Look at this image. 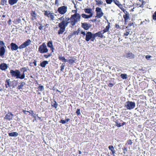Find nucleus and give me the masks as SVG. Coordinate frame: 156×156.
<instances>
[{"label": "nucleus", "mask_w": 156, "mask_h": 156, "mask_svg": "<svg viewBox=\"0 0 156 156\" xmlns=\"http://www.w3.org/2000/svg\"><path fill=\"white\" fill-rule=\"evenodd\" d=\"M80 17L79 13H76L72 15L70 18L66 16L64 17L63 16L58 18L57 20H60L61 22L58 24V27L60 29L58 31V34H62L69 23L72 26H74L80 20Z\"/></svg>", "instance_id": "f257e3e1"}, {"label": "nucleus", "mask_w": 156, "mask_h": 156, "mask_svg": "<svg viewBox=\"0 0 156 156\" xmlns=\"http://www.w3.org/2000/svg\"><path fill=\"white\" fill-rule=\"evenodd\" d=\"M10 73L12 77H16V78H20L21 79H23L25 77V74L23 73L20 76V72L19 70H11L10 71Z\"/></svg>", "instance_id": "f03ea898"}, {"label": "nucleus", "mask_w": 156, "mask_h": 156, "mask_svg": "<svg viewBox=\"0 0 156 156\" xmlns=\"http://www.w3.org/2000/svg\"><path fill=\"white\" fill-rule=\"evenodd\" d=\"M136 104L134 102L128 101L126 102L125 104V106L128 110L133 109L135 106Z\"/></svg>", "instance_id": "7ed1b4c3"}, {"label": "nucleus", "mask_w": 156, "mask_h": 156, "mask_svg": "<svg viewBox=\"0 0 156 156\" xmlns=\"http://www.w3.org/2000/svg\"><path fill=\"white\" fill-rule=\"evenodd\" d=\"M38 51L41 53H47L48 51L46 44L45 43H43L39 47Z\"/></svg>", "instance_id": "20e7f679"}, {"label": "nucleus", "mask_w": 156, "mask_h": 156, "mask_svg": "<svg viewBox=\"0 0 156 156\" xmlns=\"http://www.w3.org/2000/svg\"><path fill=\"white\" fill-rule=\"evenodd\" d=\"M57 11L60 14L64 15L67 12V7L65 5L62 6L58 8Z\"/></svg>", "instance_id": "39448f33"}, {"label": "nucleus", "mask_w": 156, "mask_h": 156, "mask_svg": "<svg viewBox=\"0 0 156 156\" xmlns=\"http://www.w3.org/2000/svg\"><path fill=\"white\" fill-rule=\"evenodd\" d=\"M95 11L96 13L95 17L97 18H100L103 16L104 13L101 8L96 7Z\"/></svg>", "instance_id": "423d86ee"}, {"label": "nucleus", "mask_w": 156, "mask_h": 156, "mask_svg": "<svg viewBox=\"0 0 156 156\" xmlns=\"http://www.w3.org/2000/svg\"><path fill=\"white\" fill-rule=\"evenodd\" d=\"M31 42V41L30 39H28L23 44L19 47V48L20 49L24 48H26L27 46L29 45Z\"/></svg>", "instance_id": "0eeeda50"}, {"label": "nucleus", "mask_w": 156, "mask_h": 156, "mask_svg": "<svg viewBox=\"0 0 156 156\" xmlns=\"http://www.w3.org/2000/svg\"><path fill=\"white\" fill-rule=\"evenodd\" d=\"M91 26V25L87 23H81V27L85 30H88Z\"/></svg>", "instance_id": "6e6552de"}, {"label": "nucleus", "mask_w": 156, "mask_h": 156, "mask_svg": "<svg viewBox=\"0 0 156 156\" xmlns=\"http://www.w3.org/2000/svg\"><path fill=\"white\" fill-rule=\"evenodd\" d=\"M93 36V34L90 32H87L86 33V35L85 36V40L88 42L89 41L90 39Z\"/></svg>", "instance_id": "1a4fd4ad"}, {"label": "nucleus", "mask_w": 156, "mask_h": 156, "mask_svg": "<svg viewBox=\"0 0 156 156\" xmlns=\"http://www.w3.org/2000/svg\"><path fill=\"white\" fill-rule=\"evenodd\" d=\"M124 56L125 57L130 59L133 58L134 57V55L132 53L129 52L126 53Z\"/></svg>", "instance_id": "9d476101"}, {"label": "nucleus", "mask_w": 156, "mask_h": 156, "mask_svg": "<svg viewBox=\"0 0 156 156\" xmlns=\"http://www.w3.org/2000/svg\"><path fill=\"white\" fill-rule=\"evenodd\" d=\"M11 49L12 51H16L19 48L18 46L15 43H12L10 44Z\"/></svg>", "instance_id": "9b49d317"}, {"label": "nucleus", "mask_w": 156, "mask_h": 156, "mask_svg": "<svg viewBox=\"0 0 156 156\" xmlns=\"http://www.w3.org/2000/svg\"><path fill=\"white\" fill-rule=\"evenodd\" d=\"M110 27V23H109L108 25L103 30L101 31L102 34H104L105 33L107 32H108V33H109V30Z\"/></svg>", "instance_id": "f8f14e48"}, {"label": "nucleus", "mask_w": 156, "mask_h": 156, "mask_svg": "<svg viewBox=\"0 0 156 156\" xmlns=\"http://www.w3.org/2000/svg\"><path fill=\"white\" fill-rule=\"evenodd\" d=\"M84 10L86 13L89 14V15H91L92 14V17L93 16V14L92 12V9L91 8H89L84 9Z\"/></svg>", "instance_id": "ddd939ff"}, {"label": "nucleus", "mask_w": 156, "mask_h": 156, "mask_svg": "<svg viewBox=\"0 0 156 156\" xmlns=\"http://www.w3.org/2000/svg\"><path fill=\"white\" fill-rule=\"evenodd\" d=\"M93 34V36L95 38H96L97 37H98L101 38H102L104 36L103 34H102L101 31L98 32L96 33Z\"/></svg>", "instance_id": "4468645a"}, {"label": "nucleus", "mask_w": 156, "mask_h": 156, "mask_svg": "<svg viewBox=\"0 0 156 156\" xmlns=\"http://www.w3.org/2000/svg\"><path fill=\"white\" fill-rule=\"evenodd\" d=\"M8 67V66L7 65L4 63H1L0 65V68L2 70H6Z\"/></svg>", "instance_id": "2eb2a0df"}, {"label": "nucleus", "mask_w": 156, "mask_h": 156, "mask_svg": "<svg viewBox=\"0 0 156 156\" xmlns=\"http://www.w3.org/2000/svg\"><path fill=\"white\" fill-rule=\"evenodd\" d=\"M13 116V115L11 113H8L6 114L4 118L6 119L10 120L12 119Z\"/></svg>", "instance_id": "dca6fc26"}, {"label": "nucleus", "mask_w": 156, "mask_h": 156, "mask_svg": "<svg viewBox=\"0 0 156 156\" xmlns=\"http://www.w3.org/2000/svg\"><path fill=\"white\" fill-rule=\"evenodd\" d=\"M31 15L32 17L31 19L32 20H34L36 19V17L37 16V14L35 11H32L31 13Z\"/></svg>", "instance_id": "f3484780"}, {"label": "nucleus", "mask_w": 156, "mask_h": 156, "mask_svg": "<svg viewBox=\"0 0 156 156\" xmlns=\"http://www.w3.org/2000/svg\"><path fill=\"white\" fill-rule=\"evenodd\" d=\"M47 46L48 47L51 48L52 52L53 51L54 48L53 47L52 42L51 41H49L47 43Z\"/></svg>", "instance_id": "a211bd4d"}, {"label": "nucleus", "mask_w": 156, "mask_h": 156, "mask_svg": "<svg viewBox=\"0 0 156 156\" xmlns=\"http://www.w3.org/2000/svg\"><path fill=\"white\" fill-rule=\"evenodd\" d=\"M11 87L14 88L17 85L18 83L15 80L11 81Z\"/></svg>", "instance_id": "6ab92c4d"}, {"label": "nucleus", "mask_w": 156, "mask_h": 156, "mask_svg": "<svg viewBox=\"0 0 156 156\" xmlns=\"http://www.w3.org/2000/svg\"><path fill=\"white\" fill-rule=\"evenodd\" d=\"M9 135L10 136L16 137L18 136V134L17 132H12L9 133Z\"/></svg>", "instance_id": "aec40b11"}, {"label": "nucleus", "mask_w": 156, "mask_h": 156, "mask_svg": "<svg viewBox=\"0 0 156 156\" xmlns=\"http://www.w3.org/2000/svg\"><path fill=\"white\" fill-rule=\"evenodd\" d=\"M18 1V0H9V3L11 5H12L16 3Z\"/></svg>", "instance_id": "412c9836"}, {"label": "nucleus", "mask_w": 156, "mask_h": 156, "mask_svg": "<svg viewBox=\"0 0 156 156\" xmlns=\"http://www.w3.org/2000/svg\"><path fill=\"white\" fill-rule=\"evenodd\" d=\"M48 62L47 61H44L41 62L40 64V66L42 67H45L46 65L48 64Z\"/></svg>", "instance_id": "4be33fe9"}, {"label": "nucleus", "mask_w": 156, "mask_h": 156, "mask_svg": "<svg viewBox=\"0 0 156 156\" xmlns=\"http://www.w3.org/2000/svg\"><path fill=\"white\" fill-rule=\"evenodd\" d=\"M108 148L111 150L112 153V154H115V151L114 150L113 146L112 145H110L108 147Z\"/></svg>", "instance_id": "5701e85b"}, {"label": "nucleus", "mask_w": 156, "mask_h": 156, "mask_svg": "<svg viewBox=\"0 0 156 156\" xmlns=\"http://www.w3.org/2000/svg\"><path fill=\"white\" fill-rule=\"evenodd\" d=\"M81 16L84 19H88L92 17V14L91 15H87L84 14H82Z\"/></svg>", "instance_id": "b1692460"}, {"label": "nucleus", "mask_w": 156, "mask_h": 156, "mask_svg": "<svg viewBox=\"0 0 156 156\" xmlns=\"http://www.w3.org/2000/svg\"><path fill=\"white\" fill-rule=\"evenodd\" d=\"M55 16H56V15L53 12H51L49 15V18H50L51 20H54Z\"/></svg>", "instance_id": "393cba45"}, {"label": "nucleus", "mask_w": 156, "mask_h": 156, "mask_svg": "<svg viewBox=\"0 0 156 156\" xmlns=\"http://www.w3.org/2000/svg\"><path fill=\"white\" fill-rule=\"evenodd\" d=\"M10 80V79H7L5 81V83L8 85V87H11V81Z\"/></svg>", "instance_id": "a878e982"}, {"label": "nucleus", "mask_w": 156, "mask_h": 156, "mask_svg": "<svg viewBox=\"0 0 156 156\" xmlns=\"http://www.w3.org/2000/svg\"><path fill=\"white\" fill-rule=\"evenodd\" d=\"M96 5L98 6H100L103 4V2L101 0H96Z\"/></svg>", "instance_id": "bb28decb"}, {"label": "nucleus", "mask_w": 156, "mask_h": 156, "mask_svg": "<svg viewBox=\"0 0 156 156\" xmlns=\"http://www.w3.org/2000/svg\"><path fill=\"white\" fill-rule=\"evenodd\" d=\"M58 59L64 62H67L66 59L64 57H62V56L59 55L58 57Z\"/></svg>", "instance_id": "cd10ccee"}, {"label": "nucleus", "mask_w": 156, "mask_h": 156, "mask_svg": "<svg viewBox=\"0 0 156 156\" xmlns=\"http://www.w3.org/2000/svg\"><path fill=\"white\" fill-rule=\"evenodd\" d=\"M44 14L45 16H47L48 18H49V15L51 13L50 11H44Z\"/></svg>", "instance_id": "c85d7f7f"}, {"label": "nucleus", "mask_w": 156, "mask_h": 156, "mask_svg": "<svg viewBox=\"0 0 156 156\" xmlns=\"http://www.w3.org/2000/svg\"><path fill=\"white\" fill-rule=\"evenodd\" d=\"M113 2L118 7H121V4L118 0H113Z\"/></svg>", "instance_id": "c756f323"}, {"label": "nucleus", "mask_w": 156, "mask_h": 156, "mask_svg": "<svg viewBox=\"0 0 156 156\" xmlns=\"http://www.w3.org/2000/svg\"><path fill=\"white\" fill-rule=\"evenodd\" d=\"M58 104L55 101H53V102H52V106L55 108H57L58 106Z\"/></svg>", "instance_id": "7c9ffc66"}, {"label": "nucleus", "mask_w": 156, "mask_h": 156, "mask_svg": "<svg viewBox=\"0 0 156 156\" xmlns=\"http://www.w3.org/2000/svg\"><path fill=\"white\" fill-rule=\"evenodd\" d=\"M7 0H1V5H7Z\"/></svg>", "instance_id": "2f4dec72"}, {"label": "nucleus", "mask_w": 156, "mask_h": 156, "mask_svg": "<svg viewBox=\"0 0 156 156\" xmlns=\"http://www.w3.org/2000/svg\"><path fill=\"white\" fill-rule=\"evenodd\" d=\"M121 77L123 79H126L127 78V75L126 74H122L120 75Z\"/></svg>", "instance_id": "473e14b6"}, {"label": "nucleus", "mask_w": 156, "mask_h": 156, "mask_svg": "<svg viewBox=\"0 0 156 156\" xmlns=\"http://www.w3.org/2000/svg\"><path fill=\"white\" fill-rule=\"evenodd\" d=\"M23 83H20V85L17 87V89L20 90L22 89V87L24 86Z\"/></svg>", "instance_id": "72a5a7b5"}, {"label": "nucleus", "mask_w": 156, "mask_h": 156, "mask_svg": "<svg viewBox=\"0 0 156 156\" xmlns=\"http://www.w3.org/2000/svg\"><path fill=\"white\" fill-rule=\"evenodd\" d=\"M65 66V63H63L62 64V65L60 67L61 71H62L63 69H64Z\"/></svg>", "instance_id": "f704fd0d"}, {"label": "nucleus", "mask_w": 156, "mask_h": 156, "mask_svg": "<svg viewBox=\"0 0 156 156\" xmlns=\"http://www.w3.org/2000/svg\"><path fill=\"white\" fill-rule=\"evenodd\" d=\"M0 48L1 47V46L2 47L4 46L5 47V43L2 41H1V40H0Z\"/></svg>", "instance_id": "c9c22d12"}, {"label": "nucleus", "mask_w": 156, "mask_h": 156, "mask_svg": "<svg viewBox=\"0 0 156 156\" xmlns=\"http://www.w3.org/2000/svg\"><path fill=\"white\" fill-rule=\"evenodd\" d=\"M38 89L40 91H42L44 90V86H40L38 87Z\"/></svg>", "instance_id": "e433bc0d"}, {"label": "nucleus", "mask_w": 156, "mask_h": 156, "mask_svg": "<svg viewBox=\"0 0 156 156\" xmlns=\"http://www.w3.org/2000/svg\"><path fill=\"white\" fill-rule=\"evenodd\" d=\"M67 62L70 64H73L75 62V60L73 59H69L68 61H67Z\"/></svg>", "instance_id": "4c0bfd02"}, {"label": "nucleus", "mask_w": 156, "mask_h": 156, "mask_svg": "<svg viewBox=\"0 0 156 156\" xmlns=\"http://www.w3.org/2000/svg\"><path fill=\"white\" fill-rule=\"evenodd\" d=\"M80 33L81 34H83V37L85 36H86V32L84 31H83L82 30L80 31Z\"/></svg>", "instance_id": "58836bf2"}, {"label": "nucleus", "mask_w": 156, "mask_h": 156, "mask_svg": "<svg viewBox=\"0 0 156 156\" xmlns=\"http://www.w3.org/2000/svg\"><path fill=\"white\" fill-rule=\"evenodd\" d=\"M51 53H48L47 55H44V57H45L46 58H47L48 57H50L51 56Z\"/></svg>", "instance_id": "ea45409f"}, {"label": "nucleus", "mask_w": 156, "mask_h": 156, "mask_svg": "<svg viewBox=\"0 0 156 156\" xmlns=\"http://www.w3.org/2000/svg\"><path fill=\"white\" fill-rule=\"evenodd\" d=\"M106 2L108 4H111L112 2V0H105Z\"/></svg>", "instance_id": "a19ab883"}, {"label": "nucleus", "mask_w": 156, "mask_h": 156, "mask_svg": "<svg viewBox=\"0 0 156 156\" xmlns=\"http://www.w3.org/2000/svg\"><path fill=\"white\" fill-rule=\"evenodd\" d=\"M125 20H127L129 18V15L128 14H126L124 16Z\"/></svg>", "instance_id": "79ce46f5"}, {"label": "nucleus", "mask_w": 156, "mask_h": 156, "mask_svg": "<svg viewBox=\"0 0 156 156\" xmlns=\"http://www.w3.org/2000/svg\"><path fill=\"white\" fill-rule=\"evenodd\" d=\"M16 21L17 23H19L21 22V20L20 18H17L16 19Z\"/></svg>", "instance_id": "37998d69"}, {"label": "nucleus", "mask_w": 156, "mask_h": 156, "mask_svg": "<svg viewBox=\"0 0 156 156\" xmlns=\"http://www.w3.org/2000/svg\"><path fill=\"white\" fill-rule=\"evenodd\" d=\"M76 113L78 115H79L80 114V109H77L76 112Z\"/></svg>", "instance_id": "c03bdc74"}, {"label": "nucleus", "mask_w": 156, "mask_h": 156, "mask_svg": "<svg viewBox=\"0 0 156 156\" xmlns=\"http://www.w3.org/2000/svg\"><path fill=\"white\" fill-rule=\"evenodd\" d=\"M153 19L156 20V11L154 13L153 15Z\"/></svg>", "instance_id": "a18cd8bd"}, {"label": "nucleus", "mask_w": 156, "mask_h": 156, "mask_svg": "<svg viewBox=\"0 0 156 156\" xmlns=\"http://www.w3.org/2000/svg\"><path fill=\"white\" fill-rule=\"evenodd\" d=\"M127 143L131 145L133 143V142L131 140H129L127 141Z\"/></svg>", "instance_id": "49530a36"}, {"label": "nucleus", "mask_w": 156, "mask_h": 156, "mask_svg": "<svg viewBox=\"0 0 156 156\" xmlns=\"http://www.w3.org/2000/svg\"><path fill=\"white\" fill-rule=\"evenodd\" d=\"M60 122L62 123V124H64L66 122V120H61Z\"/></svg>", "instance_id": "de8ad7c7"}, {"label": "nucleus", "mask_w": 156, "mask_h": 156, "mask_svg": "<svg viewBox=\"0 0 156 156\" xmlns=\"http://www.w3.org/2000/svg\"><path fill=\"white\" fill-rule=\"evenodd\" d=\"M21 70H22V69H24V71H23V73H24L25 74V72L27 71V69L25 68V67H23V68H22L21 69Z\"/></svg>", "instance_id": "09e8293b"}, {"label": "nucleus", "mask_w": 156, "mask_h": 156, "mask_svg": "<svg viewBox=\"0 0 156 156\" xmlns=\"http://www.w3.org/2000/svg\"><path fill=\"white\" fill-rule=\"evenodd\" d=\"M130 31H126L125 33H124V35L127 36L129 34Z\"/></svg>", "instance_id": "8fccbe9b"}, {"label": "nucleus", "mask_w": 156, "mask_h": 156, "mask_svg": "<svg viewBox=\"0 0 156 156\" xmlns=\"http://www.w3.org/2000/svg\"><path fill=\"white\" fill-rule=\"evenodd\" d=\"M55 4L57 6H58L59 5V4L58 0H55Z\"/></svg>", "instance_id": "3c124183"}, {"label": "nucleus", "mask_w": 156, "mask_h": 156, "mask_svg": "<svg viewBox=\"0 0 156 156\" xmlns=\"http://www.w3.org/2000/svg\"><path fill=\"white\" fill-rule=\"evenodd\" d=\"M151 57V56L150 55H147L146 56L145 58H146L148 60Z\"/></svg>", "instance_id": "603ef678"}, {"label": "nucleus", "mask_w": 156, "mask_h": 156, "mask_svg": "<svg viewBox=\"0 0 156 156\" xmlns=\"http://www.w3.org/2000/svg\"><path fill=\"white\" fill-rule=\"evenodd\" d=\"M114 85V84H113L111 83H110L108 84V86L109 87H112Z\"/></svg>", "instance_id": "864d4df0"}, {"label": "nucleus", "mask_w": 156, "mask_h": 156, "mask_svg": "<svg viewBox=\"0 0 156 156\" xmlns=\"http://www.w3.org/2000/svg\"><path fill=\"white\" fill-rule=\"evenodd\" d=\"M123 11H124L125 9L122 7V5L121 4V7L120 6V7H119Z\"/></svg>", "instance_id": "5fc2aeb1"}, {"label": "nucleus", "mask_w": 156, "mask_h": 156, "mask_svg": "<svg viewBox=\"0 0 156 156\" xmlns=\"http://www.w3.org/2000/svg\"><path fill=\"white\" fill-rule=\"evenodd\" d=\"M116 126L118 127H120L121 126V125H120V123H118L117 122H116Z\"/></svg>", "instance_id": "6e6d98bb"}, {"label": "nucleus", "mask_w": 156, "mask_h": 156, "mask_svg": "<svg viewBox=\"0 0 156 156\" xmlns=\"http://www.w3.org/2000/svg\"><path fill=\"white\" fill-rule=\"evenodd\" d=\"M95 38L93 36L90 39V40L91 41H94L95 39Z\"/></svg>", "instance_id": "4d7b16f0"}, {"label": "nucleus", "mask_w": 156, "mask_h": 156, "mask_svg": "<svg viewBox=\"0 0 156 156\" xmlns=\"http://www.w3.org/2000/svg\"><path fill=\"white\" fill-rule=\"evenodd\" d=\"M72 12L74 13V14H76V13H77V10H72Z\"/></svg>", "instance_id": "13d9d810"}, {"label": "nucleus", "mask_w": 156, "mask_h": 156, "mask_svg": "<svg viewBox=\"0 0 156 156\" xmlns=\"http://www.w3.org/2000/svg\"><path fill=\"white\" fill-rule=\"evenodd\" d=\"M122 149L124 151V153H125V151H127V148L126 147H124L123 148H122Z\"/></svg>", "instance_id": "bf43d9fd"}, {"label": "nucleus", "mask_w": 156, "mask_h": 156, "mask_svg": "<svg viewBox=\"0 0 156 156\" xmlns=\"http://www.w3.org/2000/svg\"><path fill=\"white\" fill-rule=\"evenodd\" d=\"M115 27L117 28H119L120 27L119 26V25L117 24H115Z\"/></svg>", "instance_id": "052dcab7"}, {"label": "nucleus", "mask_w": 156, "mask_h": 156, "mask_svg": "<svg viewBox=\"0 0 156 156\" xmlns=\"http://www.w3.org/2000/svg\"><path fill=\"white\" fill-rule=\"evenodd\" d=\"M33 63L34 64V65L35 66H37V62L36 61H34L33 62Z\"/></svg>", "instance_id": "680f3d73"}, {"label": "nucleus", "mask_w": 156, "mask_h": 156, "mask_svg": "<svg viewBox=\"0 0 156 156\" xmlns=\"http://www.w3.org/2000/svg\"><path fill=\"white\" fill-rule=\"evenodd\" d=\"M42 28H43V26H41L39 27V29H40V30H41L42 29Z\"/></svg>", "instance_id": "e2e57ef3"}, {"label": "nucleus", "mask_w": 156, "mask_h": 156, "mask_svg": "<svg viewBox=\"0 0 156 156\" xmlns=\"http://www.w3.org/2000/svg\"><path fill=\"white\" fill-rule=\"evenodd\" d=\"M23 113H24L25 114H27V112H28V111H25V110H23Z\"/></svg>", "instance_id": "0e129e2a"}, {"label": "nucleus", "mask_w": 156, "mask_h": 156, "mask_svg": "<svg viewBox=\"0 0 156 156\" xmlns=\"http://www.w3.org/2000/svg\"><path fill=\"white\" fill-rule=\"evenodd\" d=\"M93 22H95L96 21V19H94L91 20Z\"/></svg>", "instance_id": "69168bd1"}, {"label": "nucleus", "mask_w": 156, "mask_h": 156, "mask_svg": "<svg viewBox=\"0 0 156 156\" xmlns=\"http://www.w3.org/2000/svg\"><path fill=\"white\" fill-rule=\"evenodd\" d=\"M70 120V119H66L65 120H66V122H68L69 120Z\"/></svg>", "instance_id": "338daca9"}, {"label": "nucleus", "mask_w": 156, "mask_h": 156, "mask_svg": "<svg viewBox=\"0 0 156 156\" xmlns=\"http://www.w3.org/2000/svg\"><path fill=\"white\" fill-rule=\"evenodd\" d=\"M144 3V2H142V4L140 5V7H143V4Z\"/></svg>", "instance_id": "774afa93"}]
</instances>
